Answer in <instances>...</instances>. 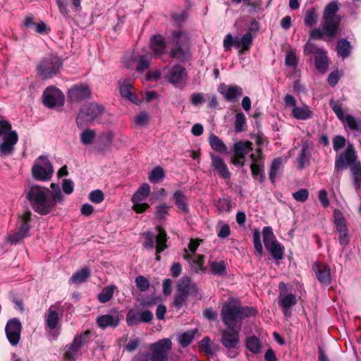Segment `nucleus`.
Returning a JSON list of instances; mask_svg holds the SVG:
<instances>
[{
  "mask_svg": "<svg viewBox=\"0 0 361 361\" xmlns=\"http://www.w3.org/2000/svg\"><path fill=\"white\" fill-rule=\"evenodd\" d=\"M51 191L42 186L32 185L25 189V195L32 208L39 214H49L58 203L62 204L64 201L60 186L51 183Z\"/></svg>",
  "mask_w": 361,
  "mask_h": 361,
  "instance_id": "nucleus-1",
  "label": "nucleus"
},
{
  "mask_svg": "<svg viewBox=\"0 0 361 361\" xmlns=\"http://www.w3.org/2000/svg\"><path fill=\"white\" fill-rule=\"evenodd\" d=\"M255 312L254 308L242 306L239 301L231 298L223 305L221 317L226 327L241 329L243 321Z\"/></svg>",
  "mask_w": 361,
  "mask_h": 361,
  "instance_id": "nucleus-2",
  "label": "nucleus"
},
{
  "mask_svg": "<svg viewBox=\"0 0 361 361\" xmlns=\"http://www.w3.org/2000/svg\"><path fill=\"white\" fill-rule=\"evenodd\" d=\"M338 11V1H332L324 8L323 13L322 29H313L310 32V37L321 39L323 35L334 37L341 22V18L337 15Z\"/></svg>",
  "mask_w": 361,
  "mask_h": 361,
  "instance_id": "nucleus-3",
  "label": "nucleus"
},
{
  "mask_svg": "<svg viewBox=\"0 0 361 361\" xmlns=\"http://www.w3.org/2000/svg\"><path fill=\"white\" fill-rule=\"evenodd\" d=\"M0 157L11 156L15 151V146L18 141V135L16 130H12L11 123L5 119L0 120Z\"/></svg>",
  "mask_w": 361,
  "mask_h": 361,
  "instance_id": "nucleus-4",
  "label": "nucleus"
},
{
  "mask_svg": "<svg viewBox=\"0 0 361 361\" xmlns=\"http://www.w3.org/2000/svg\"><path fill=\"white\" fill-rule=\"evenodd\" d=\"M63 63V61L60 56L53 54L47 55L37 64V74L43 80L52 78L59 73Z\"/></svg>",
  "mask_w": 361,
  "mask_h": 361,
  "instance_id": "nucleus-5",
  "label": "nucleus"
},
{
  "mask_svg": "<svg viewBox=\"0 0 361 361\" xmlns=\"http://www.w3.org/2000/svg\"><path fill=\"white\" fill-rule=\"evenodd\" d=\"M170 40L173 45L169 52L170 56L180 60L185 59L188 54L189 49L188 34L184 31L174 30L171 33Z\"/></svg>",
  "mask_w": 361,
  "mask_h": 361,
  "instance_id": "nucleus-6",
  "label": "nucleus"
},
{
  "mask_svg": "<svg viewBox=\"0 0 361 361\" xmlns=\"http://www.w3.org/2000/svg\"><path fill=\"white\" fill-rule=\"evenodd\" d=\"M158 233L155 235L153 232L147 231L143 233L145 242L143 246L147 250L156 248V260L159 261V253L166 248V233L161 227H157Z\"/></svg>",
  "mask_w": 361,
  "mask_h": 361,
  "instance_id": "nucleus-7",
  "label": "nucleus"
},
{
  "mask_svg": "<svg viewBox=\"0 0 361 361\" xmlns=\"http://www.w3.org/2000/svg\"><path fill=\"white\" fill-rule=\"evenodd\" d=\"M72 310L73 306L68 302L63 304L61 302H57L54 305H51L44 317L46 329L54 331L59 328V314L62 316L65 311L71 312Z\"/></svg>",
  "mask_w": 361,
  "mask_h": 361,
  "instance_id": "nucleus-8",
  "label": "nucleus"
},
{
  "mask_svg": "<svg viewBox=\"0 0 361 361\" xmlns=\"http://www.w3.org/2000/svg\"><path fill=\"white\" fill-rule=\"evenodd\" d=\"M104 111V108L96 103L84 105L80 110L76 118L79 128H82L94 121Z\"/></svg>",
  "mask_w": 361,
  "mask_h": 361,
  "instance_id": "nucleus-9",
  "label": "nucleus"
},
{
  "mask_svg": "<svg viewBox=\"0 0 361 361\" xmlns=\"http://www.w3.org/2000/svg\"><path fill=\"white\" fill-rule=\"evenodd\" d=\"M262 235L265 248L273 258L276 260L283 259L284 247L276 240L271 227H264Z\"/></svg>",
  "mask_w": 361,
  "mask_h": 361,
  "instance_id": "nucleus-10",
  "label": "nucleus"
},
{
  "mask_svg": "<svg viewBox=\"0 0 361 361\" xmlns=\"http://www.w3.org/2000/svg\"><path fill=\"white\" fill-rule=\"evenodd\" d=\"M172 348L169 338H163L149 345V350L153 361H168L169 353Z\"/></svg>",
  "mask_w": 361,
  "mask_h": 361,
  "instance_id": "nucleus-11",
  "label": "nucleus"
},
{
  "mask_svg": "<svg viewBox=\"0 0 361 361\" xmlns=\"http://www.w3.org/2000/svg\"><path fill=\"white\" fill-rule=\"evenodd\" d=\"M32 172L35 179L48 180L51 178L54 169L49 160L46 157L40 156L35 160Z\"/></svg>",
  "mask_w": 361,
  "mask_h": 361,
  "instance_id": "nucleus-12",
  "label": "nucleus"
},
{
  "mask_svg": "<svg viewBox=\"0 0 361 361\" xmlns=\"http://www.w3.org/2000/svg\"><path fill=\"white\" fill-rule=\"evenodd\" d=\"M43 103L49 109L61 108L64 104V95L59 89L49 86L44 90Z\"/></svg>",
  "mask_w": 361,
  "mask_h": 361,
  "instance_id": "nucleus-13",
  "label": "nucleus"
},
{
  "mask_svg": "<svg viewBox=\"0 0 361 361\" xmlns=\"http://www.w3.org/2000/svg\"><path fill=\"white\" fill-rule=\"evenodd\" d=\"M31 218V213L26 212L21 216V222L17 231L13 234H8L7 240L12 245L20 243L25 237L28 235L30 231L29 222Z\"/></svg>",
  "mask_w": 361,
  "mask_h": 361,
  "instance_id": "nucleus-14",
  "label": "nucleus"
},
{
  "mask_svg": "<svg viewBox=\"0 0 361 361\" xmlns=\"http://www.w3.org/2000/svg\"><path fill=\"white\" fill-rule=\"evenodd\" d=\"M150 192V186L147 183L142 184L132 197L133 209L137 213H142L149 208V204L144 201Z\"/></svg>",
  "mask_w": 361,
  "mask_h": 361,
  "instance_id": "nucleus-15",
  "label": "nucleus"
},
{
  "mask_svg": "<svg viewBox=\"0 0 361 361\" xmlns=\"http://www.w3.org/2000/svg\"><path fill=\"white\" fill-rule=\"evenodd\" d=\"M357 154L353 145H348L345 150L336 156L335 159V170L341 171L345 167L354 166L357 160Z\"/></svg>",
  "mask_w": 361,
  "mask_h": 361,
  "instance_id": "nucleus-16",
  "label": "nucleus"
},
{
  "mask_svg": "<svg viewBox=\"0 0 361 361\" xmlns=\"http://www.w3.org/2000/svg\"><path fill=\"white\" fill-rule=\"evenodd\" d=\"M90 333L85 331L80 335L75 336L73 342L66 345L64 353L66 359L73 361L79 355L80 348L87 342Z\"/></svg>",
  "mask_w": 361,
  "mask_h": 361,
  "instance_id": "nucleus-17",
  "label": "nucleus"
},
{
  "mask_svg": "<svg viewBox=\"0 0 361 361\" xmlns=\"http://www.w3.org/2000/svg\"><path fill=\"white\" fill-rule=\"evenodd\" d=\"M241 329L226 327L221 332L220 342L225 348H237L240 343Z\"/></svg>",
  "mask_w": 361,
  "mask_h": 361,
  "instance_id": "nucleus-18",
  "label": "nucleus"
},
{
  "mask_svg": "<svg viewBox=\"0 0 361 361\" xmlns=\"http://www.w3.org/2000/svg\"><path fill=\"white\" fill-rule=\"evenodd\" d=\"M22 325L19 319H10L5 327L6 337L11 345H16L20 338Z\"/></svg>",
  "mask_w": 361,
  "mask_h": 361,
  "instance_id": "nucleus-19",
  "label": "nucleus"
},
{
  "mask_svg": "<svg viewBox=\"0 0 361 361\" xmlns=\"http://www.w3.org/2000/svg\"><path fill=\"white\" fill-rule=\"evenodd\" d=\"M153 319V314L148 310L139 312L135 310H130L126 314V323L128 326H132L139 323H148Z\"/></svg>",
  "mask_w": 361,
  "mask_h": 361,
  "instance_id": "nucleus-20",
  "label": "nucleus"
},
{
  "mask_svg": "<svg viewBox=\"0 0 361 361\" xmlns=\"http://www.w3.org/2000/svg\"><path fill=\"white\" fill-rule=\"evenodd\" d=\"M91 90L86 84L72 86L68 91V97L71 102H80L90 97Z\"/></svg>",
  "mask_w": 361,
  "mask_h": 361,
  "instance_id": "nucleus-21",
  "label": "nucleus"
},
{
  "mask_svg": "<svg viewBox=\"0 0 361 361\" xmlns=\"http://www.w3.org/2000/svg\"><path fill=\"white\" fill-rule=\"evenodd\" d=\"M166 80L173 85H176L182 82L183 78L186 75L185 68L177 64L171 68L166 67L164 69L165 72Z\"/></svg>",
  "mask_w": 361,
  "mask_h": 361,
  "instance_id": "nucleus-22",
  "label": "nucleus"
},
{
  "mask_svg": "<svg viewBox=\"0 0 361 361\" xmlns=\"http://www.w3.org/2000/svg\"><path fill=\"white\" fill-rule=\"evenodd\" d=\"M252 163L250 165V169L253 178L255 180L262 183L265 179V173L264 171V164L262 161L261 152L258 151V154H252L250 155Z\"/></svg>",
  "mask_w": 361,
  "mask_h": 361,
  "instance_id": "nucleus-23",
  "label": "nucleus"
},
{
  "mask_svg": "<svg viewBox=\"0 0 361 361\" xmlns=\"http://www.w3.org/2000/svg\"><path fill=\"white\" fill-rule=\"evenodd\" d=\"M177 291L195 298L199 295V289L197 284L188 276H183L178 281Z\"/></svg>",
  "mask_w": 361,
  "mask_h": 361,
  "instance_id": "nucleus-24",
  "label": "nucleus"
},
{
  "mask_svg": "<svg viewBox=\"0 0 361 361\" xmlns=\"http://www.w3.org/2000/svg\"><path fill=\"white\" fill-rule=\"evenodd\" d=\"M210 158L213 171L216 173L223 179H229L231 178V172L224 159L214 154H210Z\"/></svg>",
  "mask_w": 361,
  "mask_h": 361,
  "instance_id": "nucleus-25",
  "label": "nucleus"
},
{
  "mask_svg": "<svg viewBox=\"0 0 361 361\" xmlns=\"http://www.w3.org/2000/svg\"><path fill=\"white\" fill-rule=\"evenodd\" d=\"M312 268L317 280L322 286H327L331 283L330 267L327 264L314 263Z\"/></svg>",
  "mask_w": 361,
  "mask_h": 361,
  "instance_id": "nucleus-26",
  "label": "nucleus"
},
{
  "mask_svg": "<svg viewBox=\"0 0 361 361\" xmlns=\"http://www.w3.org/2000/svg\"><path fill=\"white\" fill-rule=\"evenodd\" d=\"M219 92L224 96L227 102H235L239 96L243 94V89L238 85H222L219 88Z\"/></svg>",
  "mask_w": 361,
  "mask_h": 361,
  "instance_id": "nucleus-27",
  "label": "nucleus"
},
{
  "mask_svg": "<svg viewBox=\"0 0 361 361\" xmlns=\"http://www.w3.org/2000/svg\"><path fill=\"white\" fill-rule=\"evenodd\" d=\"M312 144L310 142L305 141L302 143L301 149L297 157L298 168L302 170L306 164H308L311 158Z\"/></svg>",
  "mask_w": 361,
  "mask_h": 361,
  "instance_id": "nucleus-28",
  "label": "nucleus"
},
{
  "mask_svg": "<svg viewBox=\"0 0 361 361\" xmlns=\"http://www.w3.org/2000/svg\"><path fill=\"white\" fill-rule=\"evenodd\" d=\"M166 44L161 35H154L150 39V49L154 56H161L166 52Z\"/></svg>",
  "mask_w": 361,
  "mask_h": 361,
  "instance_id": "nucleus-29",
  "label": "nucleus"
},
{
  "mask_svg": "<svg viewBox=\"0 0 361 361\" xmlns=\"http://www.w3.org/2000/svg\"><path fill=\"white\" fill-rule=\"evenodd\" d=\"M314 63L317 70L324 73L327 71L329 67V61L326 51L323 49H317L314 52Z\"/></svg>",
  "mask_w": 361,
  "mask_h": 361,
  "instance_id": "nucleus-30",
  "label": "nucleus"
},
{
  "mask_svg": "<svg viewBox=\"0 0 361 361\" xmlns=\"http://www.w3.org/2000/svg\"><path fill=\"white\" fill-rule=\"evenodd\" d=\"M280 293L279 296V305L281 308H291L297 303V298L295 294L288 293L283 294L282 293L283 288H286L283 283H279Z\"/></svg>",
  "mask_w": 361,
  "mask_h": 361,
  "instance_id": "nucleus-31",
  "label": "nucleus"
},
{
  "mask_svg": "<svg viewBox=\"0 0 361 361\" xmlns=\"http://www.w3.org/2000/svg\"><path fill=\"white\" fill-rule=\"evenodd\" d=\"M119 322V317L118 314H104L99 316L97 319V324L102 329H106L108 327H116Z\"/></svg>",
  "mask_w": 361,
  "mask_h": 361,
  "instance_id": "nucleus-32",
  "label": "nucleus"
},
{
  "mask_svg": "<svg viewBox=\"0 0 361 361\" xmlns=\"http://www.w3.org/2000/svg\"><path fill=\"white\" fill-rule=\"evenodd\" d=\"M290 115L297 120L306 121L312 118L313 112L309 106L302 104L292 109Z\"/></svg>",
  "mask_w": 361,
  "mask_h": 361,
  "instance_id": "nucleus-33",
  "label": "nucleus"
},
{
  "mask_svg": "<svg viewBox=\"0 0 361 361\" xmlns=\"http://www.w3.org/2000/svg\"><path fill=\"white\" fill-rule=\"evenodd\" d=\"M184 259L188 260L191 264L192 269L196 272L200 273L204 271L206 268L204 265V256L194 254V255L188 253H185L183 255Z\"/></svg>",
  "mask_w": 361,
  "mask_h": 361,
  "instance_id": "nucleus-34",
  "label": "nucleus"
},
{
  "mask_svg": "<svg viewBox=\"0 0 361 361\" xmlns=\"http://www.w3.org/2000/svg\"><path fill=\"white\" fill-rule=\"evenodd\" d=\"M173 198L177 208L183 213H189L190 209L188 203L187 197L185 193L180 190H177L173 192Z\"/></svg>",
  "mask_w": 361,
  "mask_h": 361,
  "instance_id": "nucleus-35",
  "label": "nucleus"
},
{
  "mask_svg": "<svg viewBox=\"0 0 361 361\" xmlns=\"http://www.w3.org/2000/svg\"><path fill=\"white\" fill-rule=\"evenodd\" d=\"M119 87H120V93L122 96V97L126 98L130 101L131 102L138 104H139V99L135 94L132 92L131 87L132 85L124 80L123 82H119Z\"/></svg>",
  "mask_w": 361,
  "mask_h": 361,
  "instance_id": "nucleus-36",
  "label": "nucleus"
},
{
  "mask_svg": "<svg viewBox=\"0 0 361 361\" xmlns=\"http://www.w3.org/2000/svg\"><path fill=\"white\" fill-rule=\"evenodd\" d=\"M252 149V143L250 141L240 140L233 145V151L236 157L245 158Z\"/></svg>",
  "mask_w": 361,
  "mask_h": 361,
  "instance_id": "nucleus-37",
  "label": "nucleus"
},
{
  "mask_svg": "<svg viewBox=\"0 0 361 361\" xmlns=\"http://www.w3.org/2000/svg\"><path fill=\"white\" fill-rule=\"evenodd\" d=\"M209 143L213 150L221 154H227L228 149L225 143L218 136L212 133L208 139Z\"/></svg>",
  "mask_w": 361,
  "mask_h": 361,
  "instance_id": "nucleus-38",
  "label": "nucleus"
},
{
  "mask_svg": "<svg viewBox=\"0 0 361 361\" xmlns=\"http://www.w3.org/2000/svg\"><path fill=\"white\" fill-rule=\"evenodd\" d=\"M199 347L201 350L207 355H212L219 350V345L214 342H212L209 337L203 338L199 342Z\"/></svg>",
  "mask_w": 361,
  "mask_h": 361,
  "instance_id": "nucleus-39",
  "label": "nucleus"
},
{
  "mask_svg": "<svg viewBox=\"0 0 361 361\" xmlns=\"http://www.w3.org/2000/svg\"><path fill=\"white\" fill-rule=\"evenodd\" d=\"M152 59V54L151 53L139 55L136 60L137 63L136 67L137 71L142 73L147 70L151 65Z\"/></svg>",
  "mask_w": 361,
  "mask_h": 361,
  "instance_id": "nucleus-40",
  "label": "nucleus"
},
{
  "mask_svg": "<svg viewBox=\"0 0 361 361\" xmlns=\"http://www.w3.org/2000/svg\"><path fill=\"white\" fill-rule=\"evenodd\" d=\"M245 348L252 354H259L262 349L260 340L255 336L247 337L245 341Z\"/></svg>",
  "mask_w": 361,
  "mask_h": 361,
  "instance_id": "nucleus-41",
  "label": "nucleus"
},
{
  "mask_svg": "<svg viewBox=\"0 0 361 361\" xmlns=\"http://www.w3.org/2000/svg\"><path fill=\"white\" fill-rule=\"evenodd\" d=\"M352 47L350 43L345 39H341L338 41L336 50L338 56L345 59L350 54Z\"/></svg>",
  "mask_w": 361,
  "mask_h": 361,
  "instance_id": "nucleus-42",
  "label": "nucleus"
},
{
  "mask_svg": "<svg viewBox=\"0 0 361 361\" xmlns=\"http://www.w3.org/2000/svg\"><path fill=\"white\" fill-rule=\"evenodd\" d=\"M240 39V37L238 36L233 37L230 33L226 35L224 39V48L225 51H231L232 47H235L236 49H240V52H243Z\"/></svg>",
  "mask_w": 361,
  "mask_h": 361,
  "instance_id": "nucleus-43",
  "label": "nucleus"
},
{
  "mask_svg": "<svg viewBox=\"0 0 361 361\" xmlns=\"http://www.w3.org/2000/svg\"><path fill=\"white\" fill-rule=\"evenodd\" d=\"M90 276V270L85 267L76 271L70 279V281L74 284H80L87 281Z\"/></svg>",
  "mask_w": 361,
  "mask_h": 361,
  "instance_id": "nucleus-44",
  "label": "nucleus"
},
{
  "mask_svg": "<svg viewBox=\"0 0 361 361\" xmlns=\"http://www.w3.org/2000/svg\"><path fill=\"white\" fill-rule=\"evenodd\" d=\"M345 123V128H348L352 131H358L360 130L361 120L352 115H345L343 120H340Z\"/></svg>",
  "mask_w": 361,
  "mask_h": 361,
  "instance_id": "nucleus-45",
  "label": "nucleus"
},
{
  "mask_svg": "<svg viewBox=\"0 0 361 361\" xmlns=\"http://www.w3.org/2000/svg\"><path fill=\"white\" fill-rule=\"evenodd\" d=\"M116 287L115 285H109L104 287L101 293L97 295V299L101 303L109 302L114 295Z\"/></svg>",
  "mask_w": 361,
  "mask_h": 361,
  "instance_id": "nucleus-46",
  "label": "nucleus"
},
{
  "mask_svg": "<svg viewBox=\"0 0 361 361\" xmlns=\"http://www.w3.org/2000/svg\"><path fill=\"white\" fill-rule=\"evenodd\" d=\"M353 182L355 188H361V164L357 163L350 167Z\"/></svg>",
  "mask_w": 361,
  "mask_h": 361,
  "instance_id": "nucleus-47",
  "label": "nucleus"
},
{
  "mask_svg": "<svg viewBox=\"0 0 361 361\" xmlns=\"http://www.w3.org/2000/svg\"><path fill=\"white\" fill-rule=\"evenodd\" d=\"M211 271L217 276H224L226 274V264L224 261H213L210 263Z\"/></svg>",
  "mask_w": 361,
  "mask_h": 361,
  "instance_id": "nucleus-48",
  "label": "nucleus"
},
{
  "mask_svg": "<svg viewBox=\"0 0 361 361\" xmlns=\"http://www.w3.org/2000/svg\"><path fill=\"white\" fill-rule=\"evenodd\" d=\"M197 329L185 331L178 336V342L182 347H187L194 339Z\"/></svg>",
  "mask_w": 361,
  "mask_h": 361,
  "instance_id": "nucleus-49",
  "label": "nucleus"
},
{
  "mask_svg": "<svg viewBox=\"0 0 361 361\" xmlns=\"http://www.w3.org/2000/svg\"><path fill=\"white\" fill-rule=\"evenodd\" d=\"M283 161L281 157L275 158L271 164L269 171V178L272 183L275 182L278 172L282 166Z\"/></svg>",
  "mask_w": 361,
  "mask_h": 361,
  "instance_id": "nucleus-50",
  "label": "nucleus"
},
{
  "mask_svg": "<svg viewBox=\"0 0 361 361\" xmlns=\"http://www.w3.org/2000/svg\"><path fill=\"white\" fill-rule=\"evenodd\" d=\"M165 176L164 169L160 166H157L152 169L149 175V180L151 183H158L161 182Z\"/></svg>",
  "mask_w": 361,
  "mask_h": 361,
  "instance_id": "nucleus-51",
  "label": "nucleus"
},
{
  "mask_svg": "<svg viewBox=\"0 0 361 361\" xmlns=\"http://www.w3.org/2000/svg\"><path fill=\"white\" fill-rule=\"evenodd\" d=\"M318 18V15L314 8H311L307 11L305 14L304 23L307 27H313L316 25Z\"/></svg>",
  "mask_w": 361,
  "mask_h": 361,
  "instance_id": "nucleus-52",
  "label": "nucleus"
},
{
  "mask_svg": "<svg viewBox=\"0 0 361 361\" xmlns=\"http://www.w3.org/2000/svg\"><path fill=\"white\" fill-rule=\"evenodd\" d=\"M96 136L94 130L86 128L82 130L80 134L81 142L84 145H90L92 143Z\"/></svg>",
  "mask_w": 361,
  "mask_h": 361,
  "instance_id": "nucleus-53",
  "label": "nucleus"
},
{
  "mask_svg": "<svg viewBox=\"0 0 361 361\" xmlns=\"http://www.w3.org/2000/svg\"><path fill=\"white\" fill-rule=\"evenodd\" d=\"M329 105L332 109V111L335 113L336 116L339 120H343L344 118V112L343 111L342 104L338 100H334L331 99L329 102Z\"/></svg>",
  "mask_w": 361,
  "mask_h": 361,
  "instance_id": "nucleus-54",
  "label": "nucleus"
},
{
  "mask_svg": "<svg viewBox=\"0 0 361 361\" xmlns=\"http://www.w3.org/2000/svg\"><path fill=\"white\" fill-rule=\"evenodd\" d=\"M189 295L184 293H181L176 290V293L173 298V305L175 308L180 310L183 305L186 304V301Z\"/></svg>",
  "mask_w": 361,
  "mask_h": 361,
  "instance_id": "nucleus-55",
  "label": "nucleus"
},
{
  "mask_svg": "<svg viewBox=\"0 0 361 361\" xmlns=\"http://www.w3.org/2000/svg\"><path fill=\"white\" fill-rule=\"evenodd\" d=\"M246 123V118L243 113H237L235 117L234 130L236 133L243 130V126Z\"/></svg>",
  "mask_w": 361,
  "mask_h": 361,
  "instance_id": "nucleus-56",
  "label": "nucleus"
},
{
  "mask_svg": "<svg viewBox=\"0 0 361 361\" xmlns=\"http://www.w3.org/2000/svg\"><path fill=\"white\" fill-rule=\"evenodd\" d=\"M242 51H248L253 42V36L250 32H247L244 34L240 39Z\"/></svg>",
  "mask_w": 361,
  "mask_h": 361,
  "instance_id": "nucleus-57",
  "label": "nucleus"
},
{
  "mask_svg": "<svg viewBox=\"0 0 361 361\" xmlns=\"http://www.w3.org/2000/svg\"><path fill=\"white\" fill-rule=\"evenodd\" d=\"M135 282L137 289L141 292H145L149 288V280L143 276H137Z\"/></svg>",
  "mask_w": 361,
  "mask_h": 361,
  "instance_id": "nucleus-58",
  "label": "nucleus"
},
{
  "mask_svg": "<svg viewBox=\"0 0 361 361\" xmlns=\"http://www.w3.org/2000/svg\"><path fill=\"white\" fill-rule=\"evenodd\" d=\"M253 244L257 253L259 255H261L263 252V247L261 243L260 232L257 229H255L253 232Z\"/></svg>",
  "mask_w": 361,
  "mask_h": 361,
  "instance_id": "nucleus-59",
  "label": "nucleus"
},
{
  "mask_svg": "<svg viewBox=\"0 0 361 361\" xmlns=\"http://www.w3.org/2000/svg\"><path fill=\"white\" fill-rule=\"evenodd\" d=\"M298 64V58L293 51H289L285 57V65L288 67L295 68Z\"/></svg>",
  "mask_w": 361,
  "mask_h": 361,
  "instance_id": "nucleus-60",
  "label": "nucleus"
},
{
  "mask_svg": "<svg viewBox=\"0 0 361 361\" xmlns=\"http://www.w3.org/2000/svg\"><path fill=\"white\" fill-rule=\"evenodd\" d=\"M334 218L336 229L346 226L345 220L344 219L343 214L340 210L335 209L334 211Z\"/></svg>",
  "mask_w": 361,
  "mask_h": 361,
  "instance_id": "nucleus-61",
  "label": "nucleus"
},
{
  "mask_svg": "<svg viewBox=\"0 0 361 361\" xmlns=\"http://www.w3.org/2000/svg\"><path fill=\"white\" fill-rule=\"evenodd\" d=\"M218 226L220 227L217 235L219 238H226L231 234L230 226L227 224H224L223 221H219Z\"/></svg>",
  "mask_w": 361,
  "mask_h": 361,
  "instance_id": "nucleus-62",
  "label": "nucleus"
},
{
  "mask_svg": "<svg viewBox=\"0 0 361 361\" xmlns=\"http://www.w3.org/2000/svg\"><path fill=\"white\" fill-rule=\"evenodd\" d=\"M216 207L219 212H229L231 208V202L228 198H221L219 200Z\"/></svg>",
  "mask_w": 361,
  "mask_h": 361,
  "instance_id": "nucleus-63",
  "label": "nucleus"
},
{
  "mask_svg": "<svg viewBox=\"0 0 361 361\" xmlns=\"http://www.w3.org/2000/svg\"><path fill=\"white\" fill-rule=\"evenodd\" d=\"M342 76V73L338 70L332 71L328 76L327 81L330 86H336Z\"/></svg>",
  "mask_w": 361,
  "mask_h": 361,
  "instance_id": "nucleus-64",
  "label": "nucleus"
}]
</instances>
